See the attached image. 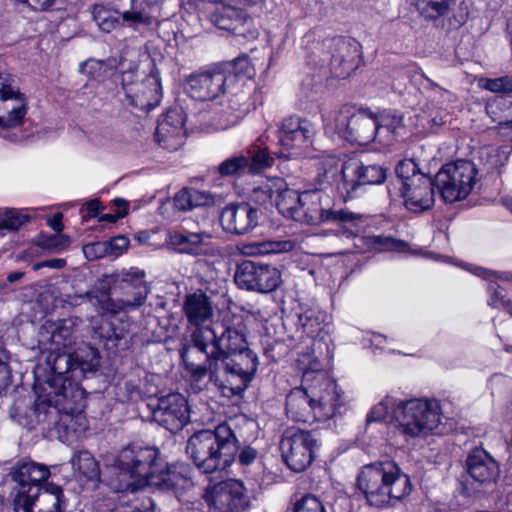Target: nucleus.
Segmentation results:
<instances>
[{
    "mask_svg": "<svg viewBox=\"0 0 512 512\" xmlns=\"http://www.w3.org/2000/svg\"><path fill=\"white\" fill-rule=\"evenodd\" d=\"M377 126L378 139L386 145L406 134L404 115L396 110L385 111L377 117Z\"/></svg>",
    "mask_w": 512,
    "mask_h": 512,
    "instance_id": "72a5a7b5",
    "label": "nucleus"
},
{
    "mask_svg": "<svg viewBox=\"0 0 512 512\" xmlns=\"http://www.w3.org/2000/svg\"><path fill=\"white\" fill-rule=\"evenodd\" d=\"M295 242L292 240H266L243 245L241 253L246 256H264L292 251Z\"/></svg>",
    "mask_w": 512,
    "mask_h": 512,
    "instance_id": "58836bf2",
    "label": "nucleus"
},
{
    "mask_svg": "<svg viewBox=\"0 0 512 512\" xmlns=\"http://www.w3.org/2000/svg\"><path fill=\"white\" fill-rule=\"evenodd\" d=\"M308 59L315 66H329L334 76L345 78L358 66L359 44L343 37L326 39L316 43Z\"/></svg>",
    "mask_w": 512,
    "mask_h": 512,
    "instance_id": "9d476101",
    "label": "nucleus"
},
{
    "mask_svg": "<svg viewBox=\"0 0 512 512\" xmlns=\"http://www.w3.org/2000/svg\"><path fill=\"white\" fill-rule=\"evenodd\" d=\"M217 171L221 177H240L249 174L246 153L241 152L228 157L219 164Z\"/></svg>",
    "mask_w": 512,
    "mask_h": 512,
    "instance_id": "37998d69",
    "label": "nucleus"
},
{
    "mask_svg": "<svg viewBox=\"0 0 512 512\" xmlns=\"http://www.w3.org/2000/svg\"><path fill=\"white\" fill-rule=\"evenodd\" d=\"M184 136L182 111L178 109L167 111L163 118L159 120L155 132L159 145L170 151L177 150L183 144Z\"/></svg>",
    "mask_w": 512,
    "mask_h": 512,
    "instance_id": "c756f323",
    "label": "nucleus"
},
{
    "mask_svg": "<svg viewBox=\"0 0 512 512\" xmlns=\"http://www.w3.org/2000/svg\"><path fill=\"white\" fill-rule=\"evenodd\" d=\"M118 453L116 454V456ZM109 457H115V455H108L104 458V466L106 465V459ZM71 465L74 471H78L79 474L87 478L88 480L94 481V480H100L105 483L104 479V473H105V467L103 468V471H100L98 462L95 460V458L92 456V454L88 451H78L73 454L71 460Z\"/></svg>",
    "mask_w": 512,
    "mask_h": 512,
    "instance_id": "4c0bfd02",
    "label": "nucleus"
},
{
    "mask_svg": "<svg viewBox=\"0 0 512 512\" xmlns=\"http://www.w3.org/2000/svg\"><path fill=\"white\" fill-rule=\"evenodd\" d=\"M305 381H311L310 391L315 400L316 421H326L342 415L346 405L337 383L323 370L305 371Z\"/></svg>",
    "mask_w": 512,
    "mask_h": 512,
    "instance_id": "ddd939ff",
    "label": "nucleus"
},
{
    "mask_svg": "<svg viewBox=\"0 0 512 512\" xmlns=\"http://www.w3.org/2000/svg\"><path fill=\"white\" fill-rule=\"evenodd\" d=\"M397 411L398 428L407 438H425L441 423L442 408L434 398L401 400Z\"/></svg>",
    "mask_w": 512,
    "mask_h": 512,
    "instance_id": "1a4fd4ad",
    "label": "nucleus"
},
{
    "mask_svg": "<svg viewBox=\"0 0 512 512\" xmlns=\"http://www.w3.org/2000/svg\"><path fill=\"white\" fill-rule=\"evenodd\" d=\"M207 502L208 512H244L251 504L246 487L236 479L218 484Z\"/></svg>",
    "mask_w": 512,
    "mask_h": 512,
    "instance_id": "aec40b11",
    "label": "nucleus"
},
{
    "mask_svg": "<svg viewBox=\"0 0 512 512\" xmlns=\"http://www.w3.org/2000/svg\"><path fill=\"white\" fill-rule=\"evenodd\" d=\"M224 76L227 78L229 87L236 81L250 78L253 74V67L247 56H240L233 61L218 64Z\"/></svg>",
    "mask_w": 512,
    "mask_h": 512,
    "instance_id": "ea45409f",
    "label": "nucleus"
},
{
    "mask_svg": "<svg viewBox=\"0 0 512 512\" xmlns=\"http://www.w3.org/2000/svg\"><path fill=\"white\" fill-rule=\"evenodd\" d=\"M49 475L46 465L30 460L18 463L12 472V478L18 485L16 496H27L36 491Z\"/></svg>",
    "mask_w": 512,
    "mask_h": 512,
    "instance_id": "7c9ffc66",
    "label": "nucleus"
},
{
    "mask_svg": "<svg viewBox=\"0 0 512 512\" xmlns=\"http://www.w3.org/2000/svg\"><path fill=\"white\" fill-rule=\"evenodd\" d=\"M278 210L284 217L308 225L351 222L359 218L353 212L333 209L330 197L321 189L285 191Z\"/></svg>",
    "mask_w": 512,
    "mask_h": 512,
    "instance_id": "0eeeda50",
    "label": "nucleus"
},
{
    "mask_svg": "<svg viewBox=\"0 0 512 512\" xmlns=\"http://www.w3.org/2000/svg\"><path fill=\"white\" fill-rule=\"evenodd\" d=\"M65 265H66V261L64 259L57 258V259H50V260H45V261L36 263V264H34L33 269L39 270L40 268H43V267H48L51 269H61Z\"/></svg>",
    "mask_w": 512,
    "mask_h": 512,
    "instance_id": "e2e57ef3",
    "label": "nucleus"
},
{
    "mask_svg": "<svg viewBox=\"0 0 512 512\" xmlns=\"http://www.w3.org/2000/svg\"><path fill=\"white\" fill-rule=\"evenodd\" d=\"M343 162L335 157H329L321 163L318 173L319 189L336 183L338 186L339 181L342 179Z\"/></svg>",
    "mask_w": 512,
    "mask_h": 512,
    "instance_id": "a19ab883",
    "label": "nucleus"
},
{
    "mask_svg": "<svg viewBox=\"0 0 512 512\" xmlns=\"http://www.w3.org/2000/svg\"><path fill=\"white\" fill-rule=\"evenodd\" d=\"M386 179V170L378 164L364 163L358 157L343 162L338 191L344 199L357 197L367 185H379Z\"/></svg>",
    "mask_w": 512,
    "mask_h": 512,
    "instance_id": "2eb2a0df",
    "label": "nucleus"
},
{
    "mask_svg": "<svg viewBox=\"0 0 512 512\" xmlns=\"http://www.w3.org/2000/svg\"><path fill=\"white\" fill-rule=\"evenodd\" d=\"M115 291H119L116 300L128 301L129 307H123L121 312L140 308L147 299L149 287L145 280V272L137 268L122 271L116 279Z\"/></svg>",
    "mask_w": 512,
    "mask_h": 512,
    "instance_id": "4be33fe9",
    "label": "nucleus"
},
{
    "mask_svg": "<svg viewBox=\"0 0 512 512\" xmlns=\"http://www.w3.org/2000/svg\"><path fill=\"white\" fill-rule=\"evenodd\" d=\"M104 481L116 493H134L146 486L179 495L192 485L191 468L184 463L167 465L158 448L132 443L106 459Z\"/></svg>",
    "mask_w": 512,
    "mask_h": 512,
    "instance_id": "f257e3e1",
    "label": "nucleus"
},
{
    "mask_svg": "<svg viewBox=\"0 0 512 512\" xmlns=\"http://www.w3.org/2000/svg\"><path fill=\"white\" fill-rule=\"evenodd\" d=\"M227 78L219 65L191 73L185 81L188 95L197 101H211L225 94L229 89Z\"/></svg>",
    "mask_w": 512,
    "mask_h": 512,
    "instance_id": "a211bd4d",
    "label": "nucleus"
},
{
    "mask_svg": "<svg viewBox=\"0 0 512 512\" xmlns=\"http://www.w3.org/2000/svg\"><path fill=\"white\" fill-rule=\"evenodd\" d=\"M248 158L249 174H256L272 166L273 156L266 148L249 149L246 152Z\"/></svg>",
    "mask_w": 512,
    "mask_h": 512,
    "instance_id": "a18cd8bd",
    "label": "nucleus"
},
{
    "mask_svg": "<svg viewBox=\"0 0 512 512\" xmlns=\"http://www.w3.org/2000/svg\"><path fill=\"white\" fill-rule=\"evenodd\" d=\"M131 512H158L155 502L148 498L144 500L140 507L134 508Z\"/></svg>",
    "mask_w": 512,
    "mask_h": 512,
    "instance_id": "69168bd1",
    "label": "nucleus"
},
{
    "mask_svg": "<svg viewBox=\"0 0 512 512\" xmlns=\"http://www.w3.org/2000/svg\"><path fill=\"white\" fill-rule=\"evenodd\" d=\"M163 0H131V9L122 13L124 22L150 24L147 8L158 5Z\"/></svg>",
    "mask_w": 512,
    "mask_h": 512,
    "instance_id": "c03bdc74",
    "label": "nucleus"
},
{
    "mask_svg": "<svg viewBox=\"0 0 512 512\" xmlns=\"http://www.w3.org/2000/svg\"><path fill=\"white\" fill-rule=\"evenodd\" d=\"M324 320V314L321 311L310 309L305 311L299 317V321L304 332L313 335L321 330V324Z\"/></svg>",
    "mask_w": 512,
    "mask_h": 512,
    "instance_id": "603ef678",
    "label": "nucleus"
},
{
    "mask_svg": "<svg viewBox=\"0 0 512 512\" xmlns=\"http://www.w3.org/2000/svg\"><path fill=\"white\" fill-rule=\"evenodd\" d=\"M259 218L258 208L242 202L226 206L221 213L220 222L226 232L244 235L259 224Z\"/></svg>",
    "mask_w": 512,
    "mask_h": 512,
    "instance_id": "b1692460",
    "label": "nucleus"
},
{
    "mask_svg": "<svg viewBox=\"0 0 512 512\" xmlns=\"http://www.w3.org/2000/svg\"><path fill=\"white\" fill-rule=\"evenodd\" d=\"M248 346L247 326L241 315H226L222 321L195 329L191 333V344L180 349V357L185 369L193 380L206 377L204 363L215 360L235 351H243Z\"/></svg>",
    "mask_w": 512,
    "mask_h": 512,
    "instance_id": "7ed1b4c3",
    "label": "nucleus"
},
{
    "mask_svg": "<svg viewBox=\"0 0 512 512\" xmlns=\"http://www.w3.org/2000/svg\"><path fill=\"white\" fill-rule=\"evenodd\" d=\"M277 133L281 147L286 150H297L312 142L315 129L309 120L290 116L280 122Z\"/></svg>",
    "mask_w": 512,
    "mask_h": 512,
    "instance_id": "a878e982",
    "label": "nucleus"
},
{
    "mask_svg": "<svg viewBox=\"0 0 512 512\" xmlns=\"http://www.w3.org/2000/svg\"><path fill=\"white\" fill-rule=\"evenodd\" d=\"M77 402L78 401H66L64 405L70 406V409H64L48 402H44V408L41 407L39 412L44 413L45 418L39 423L44 422L48 415L51 414V411L47 408H54L57 413H60L57 428L58 432L64 431V435L61 436L62 441H72L74 438L83 434L87 429L85 416L81 412L74 414Z\"/></svg>",
    "mask_w": 512,
    "mask_h": 512,
    "instance_id": "c85d7f7f",
    "label": "nucleus"
},
{
    "mask_svg": "<svg viewBox=\"0 0 512 512\" xmlns=\"http://www.w3.org/2000/svg\"><path fill=\"white\" fill-rule=\"evenodd\" d=\"M354 486L359 498L377 510L395 507L412 491L409 475L396 462L389 460L361 466Z\"/></svg>",
    "mask_w": 512,
    "mask_h": 512,
    "instance_id": "39448f33",
    "label": "nucleus"
},
{
    "mask_svg": "<svg viewBox=\"0 0 512 512\" xmlns=\"http://www.w3.org/2000/svg\"><path fill=\"white\" fill-rule=\"evenodd\" d=\"M319 446L314 432L300 429L286 430L280 441L283 461L294 472H302L311 465Z\"/></svg>",
    "mask_w": 512,
    "mask_h": 512,
    "instance_id": "4468645a",
    "label": "nucleus"
},
{
    "mask_svg": "<svg viewBox=\"0 0 512 512\" xmlns=\"http://www.w3.org/2000/svg\"><path fill=\"white\" fill-rule=\"evenodd\" d=\"M467 473L457 479L456 492L470 498L494 484L500 468L497 461L483 448H474L466 459Z\"/></svg>",
    "mask_w": 512,
    "mask_h": 512,
    "instance_id": "f8f14e48",
    "label": "nucleus"
},
{
    "mask_svg": "<svg viewBox=\"0 0 512 512\" xmlns=\"http://www.w3.org/2000/svg\"><path fill=\"white\" fill-rule=\"evenodd\" d=\"M324 127L326 133L337 134L344 140L359 145H367L378 137L377 117L366 110L352 112L345 107L325 117Z\"/></svg>",
    "mask_w": 512,
    "mask_h": 512,
    "instance_id": "9b49d317",
    "label": "nucleus"
},
{
    "mask_svg": "<svg viewBox=\"0 0 512 512\" xmlns=\"http://www.w3.org/2000/svg\"><path fill=\"white\" fill-rule=\"evenodd\" d=\"M488 305L492 308L499 309L509 298L504 288L497 283H490L488 286Z\"/></svg>",
    "mask_w": 512,
    "mask_h": 512,
    "instance_id": "6e6d98bb",
    "label": "nucleus"
},
{
    "mask_svg": "<svg viewBox=\"0 0 512 512\" xmlns=\"http://www.w3.org/2000/svg\"><path fill=\"white\" fill-rule=\"evenodd\" d=\"M188 197L189 202H191V210L200 207H209L215 204V196L208 191L188 187Z\"/></svg>",
    "mask_w": 512,
    "mask_h": 512,
    "instance_id": "5fc2aeb1",
    "label": "nucleus"
},
{
    "mask_svg": "<svg viewBox=\"0 0 512 512\" xmlns=\"http://www.w3.org/2000/svg\"><path fill=\"white\" fill-rule=\"evenodd\" d=\"M400 405V399L394 398L392 396H386L371 408L370 412L367 414L366 421L368 423L380 422L390 416L397 422V410Z\"/></svg>",
    "mask_w": 512,
    "mask_h": 512,
    "instance_id": "79ce46f5",
    "label": "nucleus"
},
{
    "mask_svg": "<svg viewBox=\"0 0 512 512\" xmlns=\"http://www.w3.org/2000/svg\"><path fill=\"white\" fill-rule=\"evenodd\" d=\"M167 242L180 254L207 256L214 253L212 234L208 231L173 230L168 233Z\"/></svg>",
    "mask_w": 512,
    "mask_h": 512,
    "instance_id": "393cba45",
    "label": "nucleus"
},
{
    "mask_svg": "<svg viewBox=\"0 0 512 512\" xmlns=\"http://www.w3.org/2000/svg\"><path fill=\"white\" fill-rule=\"evenodd\" d=\"M134 73H123L122 87L129 105L143 111H150L159 105L162 98L160 80L150 75L142 82L133 83Z\"/></svg>",
    "mask_w": 512,
    "mask_h": 512,
    "instance_id": "6ab92c4d",
    "label": "nucleus"
},
{
    "mask_svg": "<svg viewBox=\"0 0 512 512\" xmlns=\"http://www.w3.org/2000/svg\"><path fill=\"white\" fill-rule=\"evenodd\" d=\"M78 317H69L58 321H46L39 330L40 342L50 343L56 349L72 347L78 338Z\"/></svg>",
    "mask_w": 512,
    "mask_h": 512,
    "instance_id": "bb28decb",
    "label": "nucleus"
},
{
    "mask_svg": "<svg viewBox=\"0 0 512 512\" xmlns=\"http://www.w3.org/2000/svg\"><path fill=\"white\" fill-rule=\"evenodd\" d=\"M153 419L172 433L182 430L190 421L186 398L180 393L160 397L153 409Z\"/></svg>",
    "mask_w": 512,
    "mask_h": 512,
    "instance_id": "412c9836",
    "label": "nucleus"
},
{
    "mask_svg": "<svg viewBox=\"0 0 512 512\" xmlns=\"http://www.w3.org/2000/svg\"><path fill=\"white\" fill-rule=\"evenodd\" d=\"M25 2H28L34 10L41 11L48 9L53 4L54 0H26Z\"/></svg>",
    "mask_w": 512,
    "mask_h": 512,
    "instance_id": "774afa93",
    "label": "nucleus"
},
{
    "mask_svg": "<svg viewBox=\"0 0 512 512\" xmlns=\"http://www.w3.org/2000/svg\"><path fill=\"white\" fill-rule=\"evenodd\" d=\"M311 381H305L303 374L302 386L290 391L286 397V414L294 421L313 423L316 421L315 400L310 391Z\"/></svg>",
    "mask_w": 512,
    "mask_h": 512,
    "instance_id": "cd10ccee",
    "label": "nucleus"
},
{
    "mask_svg": "<svg viewBox=\"0 0 512 512\" xmlns=\"http://www.w3.org/2000/svg\"><path fill=\"white\" fill-rule=\"evenodd\" d=\"M28 220V216L22 214L20 211L16 209H6L0 212V230L16 231Z\"/></svg>",
    "mask_w": 512,
    "mask_h": 512,
    "instance_id": "8fccbe9b",
    "label": "nucleus"
},
{
    "mask_svg": "<svg viewBox=\"0 0 512 512\" xmlns=\"http://www.w3.org/2000/svg\"><path fill=\"white\" fill-rule=\"evenodd\" d=\"M285 191H290L286 182L282 178H273L255 186L250 197L254 202L261 205L274 201L278 208V203H280Z\"/></svg>",
    "mask_w": 512,
    "mask_h": 512,
    "instance_id": "e433bc0d",
    "label": "nucleus"
},
{
    "mask_svg": "<svg viewBox=\"0 0 512 512\" xmlns=\"http://www.w3.org/2000/svg\"><path fill=\"white\" fill-rule=\"evenodd\" d=\"M206 375L225 396L240 395L252 381L258 366L257 355L246 346L243 351L224 354L221 359H207Z\"/></svg>",
    "mask_w": 512,
    "mask_h": 512,
    "instance_id": "6e6552de",
    "label": "nucleus"
},
{
    "mask_svg": "<svg viewBox=\"0 0 512 512\" xmlns=\"http://www.w3.org/2000/svg\"><path fill=\"white\" fill-rule=\"evenodd\" d=\"M234 279L240 289L263 294L275 291L282 282L279 269L251 260L237 264Z\"/></svg>",
    "mask_w": 512,
    "mask_h": 512,
    "instance_id": "dca6fc26",
    "label": "nucleus"
},
{
    "mask_svg": "<svg viewBox=\"0 0 512 512\" xmlns=\"http://www.w3.org/2000/svg\"><path fill=\"white\" fill-rule=\"evenodd\" d=\"M9 378L10 372L7 364V355L5 351L0 348V392L8 385Z\"/></svg>",
    "mask_w": 512,
    "mask_h": 512,
    "instance_id": "052dcab7",
    "label": "nucleus"
},
{
    "mask_svg": "<svg viewBox=\"0 0 512 512\" xmlns=\"http://www.w3.org/2000/svg\"><path fill=\"white\" fill-rule=\"evenodd\" d=\"M27 111V99L20 92L15 79L9 74H0V128L21 126Z\"/></svg>",
    "mask_w": 512,
    "mask_h": 512,
    "instance_id": "f3484780",
    "label": "nucleus"
},
{
    "mask_svg": "<svg viewBox=\"0 0 512 512\" xmlns=\"http://www.w3.org/2000/svg\"><path fill=\"white\" fill-rule=\"evenodd\" d=\"M63 491L51 485L40 487L27 496H15L17 512H63Z\"/></svg>",
    "mask_w": 512,
    "mask_h": 512,
    "instance_id": "5701e85b",
    "label": "nucleus"
},
{
    "mask_svg": "<svg viewBox=\"0 0 512 512\" xmlns=\"http://www.w3.org/2000/svg\"><path fill=\"white\" fill-rule=\"evenodd\" d=\"M395 173L401 181V196L406 208L412 212L429 209L435 200L436 191L440 200L447 203L448 163L442 164L434 178L424 173L414 157L401 160Z\"/></svg>",
    "mask_w": 512,
    "mask_h": 512,
    "instance_id": "423d86ee",
    "label": "nucleus"
},
{
    "mask_svg": "<svg viewBox=\"0 0 512 512\" xmlns=\"http://www.w3.org/2000/svg\"><path fill=\"white\" fill-rule=\"evenodd\" d=\"M107 251L106 242L89 243L83 246L84 256L88 260H95L105 256Z\"/></svg>",
    "mask_w": 512,
    "mask_h": 512,
    "instance_id": "4d7b16f0",
    "label": "nucleus"
},
{
    "mask_svg": "<svg viewBox=\"0 0 512 512\" xmlns=\"http://www.w3.org/2000/svg\"><path fill=\"white\" fill-rule=\"evenodd\" d=\"M294 512H327L323 502L313 494H306L294 505Z\"/></svg>",
    "mask_w": 512,
    "mask_h": 512,
    "instance_id": "864d4df0",
    "label": "nucleus"
},
{
    "mask_svg": "<svg viewBox=\"0 0 512 512\" xmlns=\"http://www.w3.org/2000/svg\"><path fill=\"white\" fill-rule=\"evenodd\" d=\"M173 206L177 211L186 212L191 210V202L188 197V187H185L178 191L173 199Z\"/></svg>",
    "mask_w": 512,
    "mask_h": 512,
    "instance_id": "bf43d9fd",
    "label": "nucleus"
},
{
    "mask_svg": "<svg viewBox=\"0 0 512 512\" xmlns=\"http://www.w3.org/2000/svg\"><path fill=\"white\" fill-rule=\"evenodd\" d=\"M365 243L368 247L378 251H402L406 243L386 235H371L365 237Z\"/></svg>",
    "mask_w": 512,
    "mask_h": 512,
    "instance_id": "de8ad7c7",
    "label": "nucleus"
},
{
    "mask_svg": "<svg viewBox=\"0 0 512 512\" xmlns=\"http://www.w3.org/2000/svg\"><path fill=\"white\" fill-rule=\"evenodd\" d=\"M115 11H111L102 5H94L92 9V17L98 28L109 33L117 27L119 19Z\"/></svg>",
    "mask_w": 512,
    "mask_h": 512,
    "instance_id": "49530a36",
    "label": "nucleus"
},
{
    "mask_svg": "<svg viewBox=\"0 0 512 512\" xmlns=\"http://www.w3.org/2000/svg\"><path fill=\"white\" fill-rule=\"evenodd\" d=\"M46 357V365L50 371L47 377L44 395L39 396L35 403L28 407L24 413L17 412L15 417L19 424L33 429L45 414L39 412L44 408V402L70 409L64 405L66 401H80L83 399V390L79 382L88 372L95 371L100 362L98 350L90 345L79 347L73 354L62 352L61 349L50 347Z\"/></svg>",
    "mask_w": 512,
    "mask_h": 512,
    "instance_id": "f03ea898",
    "label": "nucleus"
},
{
    "mask_svg": "<svg viewBox=\"0 0 512 512\" xmlns=\"http://www.w3.org/2000/svg\"><path fill=\"white\" fill-rule=\"evenodd\" d=\"M240 118L241 115L229 106L214 113L212 124L217 130H226L235 126L240 121Z\"/></svg>",
    "mask_w": 512,
    "mask_h": 512,
    "instance_id": "09e8293b",
    "label": "nucleus"
},
{
    "mask_svg": "<svg viewBox=\"0 0 512 512\" xmlns=\"http://www.w3.org/2000/svg\"><path fill=\"white\" fill-rule=\"evenodd\" d=\"M480 87L493 93H512V75H505L498 78H482L479 81Z\"/></svg>",
    "mask_w": 512,
    "mask_h": 512,
    "instance_id": "3c124183",
    "label": "nucleus"
},
{
    "mask_svg": "<svg viewBox=\"0 0 512 512\" xmlns=\"http://www.w3.org/2000/svg\"><path fill=\"white\" fill-rule=\"evenodd\" d=\"M62 213H56L50 219H48L47 224L56 232H61L64 228L62 223Z\"/></svg>",
    "mask_w": 512,
    "mask_h": 512,
    "instance_id": "338daca9",
    "label": "nucleus"
},
{
    "mask_svg": "<svg viewBox=\"0 0 512 512\" xmlns=\"http://www.w3.org/2000/svg\"><path fill=\"white\" fill-rule=\"evenodd\" d=\"M130 325L129 320L123 319L104 322L95 329V334L105 342L107 348H116L121 341L126 342L130 335Z\"/></svg>",
    "mask_w": 512,
    "mask_h": 512,
    "instance_id": "c9c22d12",
    "label": "nucleus"
},
{
    "mask_svg": "<svg viewBox=\"0 0 512 512\" xmlns=\"http://www.w3.org/2000/svg\"><path fill=\"white\" fill-rule=\"evenodd\" d=\"M475 165L468 160H457L450 169V202L465 198L475 184Z\"/></svg>",
    "mask_w": 512,
    "mask_h": 512,
    "instance_id": "473e14b6",
    "label": "nucleus"
},
{
    "mask_svg": "<svg viewBox=\"0 0 512 512\" xmlns=\"http://www.w3.org/2000/svg\"><path fill=\"white\" fill-rule=\"evenodd\" d=\"M186 452L204 474L225 470L235 461L238 452V461L243 466L251 465L258 456L257 450L249 445L240 450L236 434L227 423L193 433L187 441Z\"/></svg>",
    "mask_w": 512,
    "mask_h": 512,
    "instance_id": "20e7f679",
    "label": "nucleus"
},
{
    "mask_svg": "<svg viewBox=\"0 0 512 512\" xmlns=\"http://www.w3.org/2000/svg\"><path fill=\"white\" fill-rule=\"evenodd\" d=\"M428 7L435 14H431V17L443 15L448 10V0H430Z\"/></svg>",
    "mask_w": 512,
    "mask_h": 512,
    "instance_id": "680f3d73",
    "label": "nucleus"
},
{
    "mask_svg": "<svg viewBox=\"0 0 512 512\" xmlns=\"http://www.w3.org/2000/svg\"><path fill=\"white\" fill-rule=\"evenodd\" d=\"M183 313L189 325L195 329L204 328L214 315V305L211 298L201 290L187 294L183 301Z\"/></svg>",
    "mask_w": 512,
    "mask_h": 512,
    "instance_id": "2f4dec72",
    "label": "nucleus"
},
{
    "mask_svg": "<svg viewBox=\"0 0 512 512\" xmlns=\"http://www.w3.org/2000/svg\"><path fill=\"white\" fill-rule=\"evenodd\" d=\"M428 123L430 124V128L436 132L437 128L443 126L445 124V115H442L439 112H436L434 115L430 114Z\"/></svg>",
    "mask_w": 512,
    "mask_h": 512,
    "instance_id": "0e129e2a",
    "label": "nucleus"
},
{
    "mask_svg": "<svg viewBox=\"0 0 512 512\" xmlns=\"http://www.w3.org/2000/svg\"><path fill=\"white\" fill-rule=\"evenodd\" d=\"M79 298H87L90 302L96 304L103 312L118 314L121 313L123 307L131 306V303L123 300H116L109 294V288L104 281L96 284L91 290L87 291Z\"/></svg>",
    "mask_w": 512,
    "mask_h": 512,
    "instance_id": "f704fd0d",
    "label": "nucleus"
},
{
    "mask_svg": "<svg viewBox=\"0 0 512 512\" xmlns=\"http://www.w3.org/2000/svg\"><path fill=\"white\" fill-rule=\"evenodd\" d=\"M469 270L479 276V277H482L484 279H488L490 276H494L502 281H506V282H512V271H505V272H497V271H492V270H486L482 267H475L474 269H470Z\"/></svg>",
    "mask_w": 512,
    "mask_h": 512,
    "instance_id": "13d9d810",
    "label": "nucleus"
}]
</instances>
